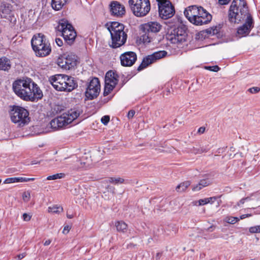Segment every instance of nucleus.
Instances as JSON below:
<instances>
[{"mask_svg": "<svg viewBox=\"0 0 260 260\" xmlns=\"http://www.w3.org/2000/svg\"><path fill=\"white\" fill-rule=\"evenodd\" d=\"M13 89L18 97L26 101L34 102L43 96L42 90L29 78H23L15 81L13 83Z\"/></svg>", "mask_w": 260, "mask_h": 260, "instance_id": "f257e3e1", "label": "nucleus"}, {"mask_svg": "<svg viewBox=\"0 0 260 260\" xmlns=\"http://www.w3.org/2000/svg\"><path fill=\"white\" fill-rule=\"evenodd\" d=\"M251 15L245 0H233L229 11V20L232 23H239Z\"/></svg>", "mask_w": 260, "mask_h": 260, "instance_id": "f03ea898", "label": "nucleus"}, {"mask_svg": "<svg viewBox=\"0 0 260 260\" xmlns=\"http://www.w3.org/2000/svg\"><path fill=\"white\" fill-rule=\"evenodd\" d=\"M50 81L57 90L70 92L78 86L74 78L63 74H58L52 76Z\"/></svg>", "mask_w": 260, "mask_h": 260, "instance_id": "7ed1b4c3", "label": "nucleus"}, {"mask_svg": "<svg viewBox=\"0 0 260 260\" xmlns=\"http://www.w3.org/2000/svg\"><path fill=\"white\" fill-rule=\"evenodd\" d=\"M110 32L112 45L113 48L119 47L125 44L127 39V35L124 31V26L122 23L118 22H112L107 27Z\"/></svg>", "mask_w": 260, "mask_h": 260, "instance_id": "20e7f679", "label": "nucleus"}, {"mask_svg": "<svg viewBox=\"0 0 260 260\" xmlns=\"http://www.w3.org/2000/svg\"><path fill=\"white\" fill-rule=\"evenodd\" d=\"M31 44L37 56L45 57L51 53L50 44L43 34H38L34 35L31 39Z\"/></svg>", "mask_w": 260, "mask_h": 260, "instance_id": "39448f33", "label": "nucleus"}, {"mask_svg": "<svg viewBox=\"0 0 260 260\" xmlns=\"http://www.w3.org/2000/svg\"><path fill=\"white\" fill-rule=\"evenodd\" d=\"M78 110L71 109L68 112L63 113L61 116L52 119L50 125L53 128L62 127L73 122L80 115Z\"/></svg>", "mask_w": 260, "mask_h": 260, "instance_id": "423d86ee", "label": "nucleus"}, {"mask_svg": "<svg viewBox=\"0 0 260 260\" xmlns=\"http://www.w3.org/2000/svg\"><path fill=\"white\" fill-rule=\"evenodd\" d=\"M11 119L13 122L17 123L19 126H23L30 120L28 111L19 106H14L10 112Z\"/></svg>", "mask_w": 260, "mask_h": 260, "instance_id": "0eeeda50", "label": "nucleus"}, {"mask_svg": "<svg viewBox=\"0 0 260 260\" xmlns=\"http://www.w3.org/2000/svg\"><path fill=\"white\" fill-rule=\"evenodd\" d=\"M128 4L134 14L137 17L146 16L150 10L149 0H129Z\"/></svg>", "mask_w": 260, "mask_h": 260, "instance_id": "6e6552de", "label": "nucleus"}, {"mask_svg": "<svg viewBox=\"0 0 260 260\" xmlns=\"http://www.w3.org/2000/svg\"><path fill=\"white\" fill-rule=\"evenodd\" d=\"M161 28V25L157 22H149L141 25V29L143 32L141 37L144 43L151 42L154 34L158 32Z\"/></svg>", "mask_w": 260, "mask_h": 260, "instance_id": "1a4fd4ad", "label": "nucleus"}, {"mask_svg": "<svg viewBox=\"0 0 260 260\" xmlns=\"http://www.w3.org/2000/svg\"><path fill=\"white\" fill-rule=\"evenodd\" d=\"M187 27L185 25H180L177 27L174 28L168 34L167 38L173 44H178L184 42L186 40Z\"/></svg>", "mask_w": 260, "mask_h": 260, "instance_id": "9d476101", "label": "nucleus"}, {"mask_svg": "<svg viewBox=\"0 0 260 260\" xmlns=\"http://www.w3.org/2000/svg\"><path fill=\"white\" fill-rule=\"evenodd\" d=\"M159 16L164 19L171 18L175 14V9L169 0H156Z\"/></svg>", "mask_w": 260, "mask_h": 260, "instance_id": "9b49d317", "label": "nucleus"}, {"mask_svg": "<svg viewBox=\"0 0 260 260\" xmlns=\"http://www.w3.org/2000/svg\"><path fill=\"white\" fill-rule=\"evenodd\" d=\"M57 63L62 69L69 70L76 66L77 56L72 53L64 54L57 59Z\"/></svg>", "mask_w": 260, "mask_h": 260, "instance_id": "f8f14e48", "label": "nucleus"}, {"mask_svg": "<svg viewBox=\"0 0 260 260\" xmlns=\"http://www.w3.org/2000/svg\"><path fill=\"white\" fill-rule=\"evenodd\" d=\"M167 54L166 51H159L154 52L151 55H149L144 57L141 64L138 67L137 70L140 71L147 67L149 64L155 62L161 58L165 57Z\"/></svg>", "mask_w": 260, "mask_h": 260, "instance_id": "ddd939ff", "label": "nucleus"}, {"mask_svg": "<svg viewBox=\"0 0 260 260\" xmlns=\"http://www.w3.org/2000/svg\"><path fill=\"white\" fill-rule=\"evenodd\" d=\"M100 91V84L98 78H92L89 83L85 92L86 96L92 100L98 96Z\"/></svg>", "mask_w": 260, "mask_h": 260, "instance_id": "4468645a", "label": "nucleus"}, {"mask_svg": "<svg viewBox=\"0 0 260 260\" xmlns=\"http://www.w3.org/2000/svg\"><path fill=\"white\" fill-rule=\"evenodd\" d=\"M212 20V15L202 7L198 8L194 24L202 25L208 23Z\"/></svg>", "mask_w": 260, "mask_h": 260, "instance_id": "2eb2a0df", "label": "nucleus"}, {"mask_svg": "<svg viewBox=\"0 0 260 260\" xmlns=\"http://www.w3.org/2000/svg\"><path fill=\"white\" fill-rule=\"evenodd\" d=\"M245 23L237 30V33L241 37L248 35L254 26V20L251 15H248V17L245 19Z\"/></svg>", "mask_w": 260, "mask_h": 260, "instance_id": "dca6fc26", "label": "nucleus"}, {"mask_svg": "<svg viewBox=\"0 0 260 260\" xmlns=\"http://www.w3.org/2000/svg\"><path fill=\"white\" fill-rule=\"evenodd\" d=\"M120 58L122 66L131 67L136 62L137 57L134 52L128 51L122 54Z\"/></svg>", "mask_w": 260, "mask_h": 260, "instance_id": "f3484780", "label": "nucleus"}, {"mask_svg": "<svg viewBox=\"0 0 260 260\" xmlns=\"http://www.w3.org/2000/svg\"><path fill=\"white\" fill-rule=\"evenodd\" d=\"M110 12L112 15L122 17L125 13L123 5L117 1H113L110 4Z\"/></svg>", "mask_w": 260, "mask_h": 260, "instance_id": "a211bd4d", "label": "nucleus"}, {"mask_svg": "<svg viewBox=\"0 0 260 260\" xmlns=\"http://www.w3.org/2000/svg\"><path fill=\"white\" fill-rule=\"evenodd\" d=\"M58 30L61 31L62 37H67L75 31L73 26L65 20H61L59 22Z\"/></svg>", "mask_w": 260, "mask_h": 260, "instance_id": "6ab92c4d", "label": "nucleus"}, {"mask_svg": "<svg viewBox=\"0 0 260 260\" xmlns=\"http://www.w3.org/2000/svg\"><path fill=\"white\" fill-rule=\"evenodd\" d=\"M13 6L6 0H0V14L2 17L7 18L11 15Z\"/></svg>", "mask_w": 260, "mask_h": 260, "instance_id": "aec40b11", "label": "nucleus"}, {"mask_svg": "<svg viewBox=\"0 0 260 260\" xmlns=\"http://www.w3.org/2000/svg\"><path fill=\"white\" fill-rule=\"evenodd\" d=\"M198 7L196 6H191L187 8L184 14L187 19L192 23L194 24L196 14L198 12Z\"/></svg>", "mask_w": 260, "mask_h": 260, "instance_id": "412c9836", "label": "nucleus"}, {"mask_svg": "<svg viewBox=\"0 0 260 260\" xmlns=\"http://www.w3.org/2000/svg\"><path fill=\"white\" fill-rule=\"evenodd\" d=\"M118 75L112 71H108L105 76V82L106 84L116 85L118 81Z\"/></svg>", "mask_w": 260, "mask_h": 260, "instance_id": "4be33fe9", "label": "nucleus"}, {"mask_svg": "<svg viewBox=\"0 0 260 260\" xmlns=\"http://www.w3.org/2000/svg\"><path fill=\"white\" fill-rule=\"evenodd\" d=\"M211 184V181L209 179H202L198 184L192 187V190L194 191H198L202 189L203 187L209 186Z\"/></svg>", "mask_w": 260, "mask_h": 260, "instance_id": "5701e85b", "label": "nucleus"}, {"mask_svg": "<svg viewBox=\"0 0 260 260\" xmlns=\"http://www.w3.org/2000/svg\"><path fill=\"white\" fill-rule=\"evenodd\" d=\"M11 67V61L6 57H0V70L8 71Z\"/></svg>", "mask_w": 260, "mask_h": 260, "instance_id": "b1692460", "label": "nucleus"}, {"mask_svg": "<svg viewBox=\"0 0 260 260\" xmlns=\"http://www.w3.org/2000/svg\"><path fill=\"white\" fill-rule=\"evenodd\" d=\"M68 1L69 0H52V7L55 10H59L67 4Z\"/></svg>", "mask_w": 260, "mask_h": 260, "instance_id": "393cba45", "label": "nucleus"}, {"mask_svg": "<svg viewBox=\"0 0 260 260\" xmlns=\"http://www.w3.org/2000/svg\"><path fill=\"white\" fill-rule=\"evenodd\" d=\"M115 225L118 232L124 233L127 231V225L123 221H117Z\"/></svg>", "mask_w": 260, "mask_h": 260, "instance_id": "a878e982", "label": "nucleus"}, {"mask_svg": "<svg viewBox=\"0 0 260 260\" xmlns=\"http://www.w3.org/2000/svg\"><path fill=\"white\" fill-rule=\"evenodd\" d=\"M76 36L77 34L76 31H72L71 35H68L67 37H63V38L67 44L69 45H72L74 43Z\"/></svg>", "mask_w": 260, "mask_h": 260, "instance_id": "bb28decb", "label": "nucleus"}, {"mask_svg": "<svg viewBox=\"0 0 260 260\" xmlns=\"http://www.w3.org/2000/svg\"><path fill=\"white\" fill-rule=\"evenodd\" d=\"M48 211L49 213L59 214L63 211V208L60 206L53 205L48 207Z\"/></svg>", "mask_w": 260, "mask_h": 260, "instance_id": "cd10ccee", "label": "nucleus"}, {"mask_svg": "<svg viewBox=\"0 0 260 260\" xmlns=\"http://www.w3.org/2000/svg\"><path fill=\"white\" fill-rule=\"evenodd\" d=\"M190 185V182L187 181L179 184L176 188L178 192H183Z\"/></svg>", "mask_w": 260, "mask_h": 260, "instance_id": "c85d7f7f", "label": "nucleus"}, {"mask_svg": "<svg viewBox=\"0 0 260 260\" xmlns=\"http://www.w3.org/2000/svg\"><path fill=\"white\" fill-rule=\"evenodd\" d=\"M69 162L72 166L73 169H78L80 167L82 162L77 157L73 158L71 160L69 161Z\"/></svg>", "mask_w": 260, "mask_h": 260, "instance_id": "c756f323", "label": "nucleus"}, {"mask_svg": "<svg viewBox=\"0 0 260 260\" xmlns=\"http://www.w3.org/2000/svg\"><path fill=\"white\" fill-rule=\"evenodd\" d=\"M124 179L120 177H110L108 179V180L107 181V182H109L115 185L122 184L124 182Z\"/></svg>", "mask_w": 260, "mask_h": 260, "instance_id": "7c9ffc66", "label": "nucleus"}, {"mask_svg": "<svg viewBox=\"0 0 260 260\" xmlns=\"http://www.w3.org/2000/svg\"><path fill=\"white\" fill-rule=\"evenodd\" d=\"M115 86V85L105 83V89L103 92L104 95H108L111 92V91L114 89Z\"/></svg>", "mask_w": 260, "mask_h": 260, "instance_id": "2f4dec72", "label": "nucleus"}, {"mask_svg": "<svg viewBox=\"0 0 260 260\" xmlns=\"http://www.w3.org/2000/svg\"><path fill=\"white\" fill-rule=\"evenodd\" d=\"M65 177V174L64 173H57L56 174H54L52 175L49 176L47 177V180H56L57 179H61Z\"/></svg>", "mask_w": 260, "mask_h": 260, "instance_id": "473e14b6", "label": "nucleus"}, {"mask_svg": "<svg viewBox=\"0 0 260 260\" xmlns=\"http://www.w3.org/2000/svg\"><path fill=\"white\" fill-rule=\"evenodd\" d=\"M239 220L237 217L227 216L225 218L224 221L229 223L234 224Z\"/></svg>", "mask_w": 260, "mask_h": 260, "instance_id": "72a5a7b5", "label": "nucleus"}, {"mask_svg": "<svg viewBox=\"0 0 260 260\" xmlns=\"http://www.w3.org/2000/svg\"><path fill=\"white\" fill-rule=\"evenodd\" d=\"M249 232L252 234L260 233V225L250 227Z\"/></svg>", "mask_w": 260, "mask_h": 260, "instance_id": "f704fd0d", "label": "nucleus"}, {"mask_svg": "<svg viewBox=\"0 0 260 260\" xmlns=\"http://www.w3.org/2000/svg\"><path fill=\"white\" fill-rule=\"evenodd\" d=\"M18 177L8 178L4 181L5 183L10 184L12 183L18 182Z\"/></svg>", "mask_w": 260, "mask_h": 260, "instance_id": "c9c22d12", "label": "nucleus"}, {"mask_svg": "<svg viewBox=\"0 0 260 260\" xmlns=\"http://www.w3.org/2000/svg\"><path fill=\"white\" fill-rule=\"evenodd\" d=\"M205 69L207 70H208L210 71H213L215 72H217L220 70V68L217 66H208L206 67Z\"/></svg>", "mask_w": 260, "mask_h": 260, "instance_id": "e433bc0d", "label": "nucleus"}, {"mask_svg": "<svg viewBox=\"0 0 260 260\" xmlns=\"http://www.w3.org/2000/svg\"><path fill=\"white\" fill-rule=\"evenodd\" d=\"M110 117L108 115L104 116L101 118V122L105 125L107 124V123L109 122Z\"/></svg>", "mask_w": 260, "mask_h": 260, "instance_id": "4c0bfd02", "label": "nucleus"}, {"mask_svg": "<svg viewBox=\"0 0 260 260\" xmlns=\"http://www.w3.org/2000/svg\"><path fill=\"white\" fill-rule=\"evenodd\" d=\"M30 198V194L29 192H24L22 195V199L24 201H28Z\"/></svg>", "mask_w": 260, "mask_h": 260, "instance_id": "58836bf2", "label": "nucleus"}, {"mask_svg": "<svg viewBox=\"0 0 260 260\" xmlns=\"http://www.w3.org/2000/svg\"><path fill=\"white\" fill-rule=\"evenodd\" d=\"M248 91L251 93H256L260 91V88L257 87H253L249 88Z\"/></svg>", "mask_w": 260, "mask_h": 260, "instance_id": "ea45409f", "label": "nucleus"}, {"mask_svg": "<svg viewBox=\"0 0 260 260\" xmlns=\"http://www.w3.org/2000/svg\"><path fill=\"white\" fill-rule=\"evenodd\" d=\"M198 203H199V205L202 206V205H206V204L209 203V201H208V199H207V198H205V199H201V200H199Z\"/></svg>", "mask_w": 260, "mask_h": 260, "instance_id": "a19ab883", "label": "nucleus"}, {"mask_svg": "<svg viewBox=\"0 0 260 260\" xmlns=\"http://www.w3.org/2000/svg\"><path fill=\"white\" fill-rule=\"evenodd\" d=\"M9 4H13L14 6H17L19 5V0H6Z\"/></svg>", "mask_w": 260, "mask_h": 260, "instance_id": "79ce46f5", "label": "nucleus"}, {"mask_svg": "<svg viewBox=\"0 0 260 260\" xmlns=\"http://www.w3.org/2000/svg\"><path fill=\"white\" fill-rule=\"evenodd\" d=\"M191 151L194 154L201 153L200 148H196L193 147L192 149L191 150Z\"/></svg>", "mask_w": 260, "mask_h": 260, "instance_id": "37998d69", "label": "nucleus"}, {"mask_svg": "<svg viewBox=\"0 0 260 260\" xmlns=\"http://www.w3.org/2000/svg\"><path fill=\"white\" fill-rule=\"evenodd\" d=\"M23 219L24 221H28L30 220L31 216L27 214V213H24L22 215Z\"/></svg>", "mask_w": 260, "mask_h": 260, "instance_id": "c03bdc74", "label": "nucleus"}, {"mask_svg": "<svg viewBox=\"0 0 260 260\" xmlns=\"http://www.w3.org/2000/svg\"><path fill=\"white\" fill-rule=\"evenodd\" d=\"M135 114V111L133 110H130L127 114V117L128 119L132 118Z\"/></svg>", "mask_w": 260, "mask_h": 260, "instance_id": "a18cd8bd", "label": "nucleus"}, {"mask_svg": "<svg viewBox=\"0 0 260 260\" xmlns=\"http://www.w3.org/2000/svg\"><path fill=\"white\" fill-rule=\"evenodd\" d=\"M55 42L56 44L59 47L62 46L63 45V41L61 39L59 38H56L55 39Z\"/></svg>", "mask_w": 260, "mask_h": 260, "instance_id": "49530a36", "label": "nucleus"}, {"mask_svg": "<svg viewBox=\"0 0 260 260\" xmlns=\"http://www.w3.org/2000/svg\"><path fill=\"white\" fill-rule=\"evenodd\" d=\"M209 148L208 146H203L202 147H200V150L201 153L204 152H207L209 150Z\"/></svg>", "mask_w": 260, "mask_h": 260, "instance_id": "de8ad7c7", "label": "nucleus"}, {"mask_svg": "<svg viewBox=\"0 0 260 260\" xmlns=\"http://www.w3.org/2000/svg\"><path fill=\"white\" fill-rule=\"evenodd\" d=\"M231 0H218L219 4L223 5L228 4Z\"/></svg>", "mask_w": 260, "mask_h": 260, "instance_id": "09e8293b", "label": "nucleus"}, {"mask_svg": "<svg viewBox=\"0 0 260 260\" xmlns=\"http://www.w3.org/2000/svg\"><path fill=\"white\" fill-rule=\"evenodd\" d=\"M70 230V227L69 226H66L64 227V229H63V230L62 231V233L63 234H66L69 233Z\"/></svg>", "mask_w": 260, "mask_h": 260, "instance_id": "8fccbe9b", "label": "nucleus"}, {"mask_svg": "<svg viewBox=\"0 0 260 260\" xmlns=\"http://www.w3.org/2000/svg\"><path fill=\"white\" fill-rule=\"evenodd\" d=\"M205 127H200L199 129H198V133H201V134H203L205 132Z\"/></svg>", "mask_w": 260, "mask_h": 260, "instance_id": "3c124183", "label": "nucleus"}, {"mask_svg": "<svg viewBox=\"0 0 260 260\" xmlns=\"http://www.w3.org/2000/svg\"><path fill=\"white\" fill-rule=\"evenodd\" d=\"M207 199H208L209 203H210V202L213 203L216 200V198L215 197H210V198H207Z\"/></svg>", "mask_w": 260, "mask_h": 260, "instance_id": "603ef678", "label": "nucleus"}, {"mask_svg": "<svg viewBox=\"0 0 260 260\" xmlns=\"http://www.w3.org/2000/svg\"><path fill=\"white\" fill-rule=\"evenodd\" d=\"M25 255H26L25 253H23L19 254V255H18L17 257L19 259H21L22 258L24 257L25 256Z\"/></svg>", "mask_w": 260, "mask_h": 260, "instance_id": "864d4df0", "label": "nucleus"}, {"mask_svg": "<svg viewBox=\"0 0 260 260\" xmlns=\"http://www.w3.org/2000/svg\"><path fill=\"white\" fill-rule=\"evenodd\" d=\"M251 216V214H243V215H242L241 216H240V219H243L246 217H249Z\"/></svg>", "mask_w": 260, "mask_h": 260, "instance_id": "5fc2aeb1", "label": "nucleus"}, {"mask_svg": "<svg viewBox=\"0 0 260 260\" xmlns=\"http://www.w3.org/2000/svg\"><path fill=\"white\" fill-rule=\"evenodd\" d=\"M51 242V240L50 239H48L47 240H46L44 243V245L45 246H48L49 245Z\"/></svg>", "mask_w": 260, "mask_h": 260, "instance_id": "6e6d98bb", "label": "nucleus"}, {"mask_svg": "<svg viewBox=\"0 0 260 260\" xmlns=\"http://www.w3.org/2000/svg\"><path fill=\"white\" fill-rule=\"evenodd\" d=\"M245 200L244 198L240 200V201L238 203V206H240V204H243L245 202Z\"/></svg>", "mask_w": 260, "mask_h": 260, "instance_id": "4d7b16f0", "label": "nucleus"}, {"mask_svg": "<svg viewBox=\"0 0 260 260\" xmlns=\"http://www.w3.org/2000/svg\"><path fill=\"white\" fill-rule=\"evenodd\" d=\"M18 182H24L23 181V180H24V178L23 177H18Z\"/></svg>", "mask_w": 260, "mask_h": 260, "instance_id": "13d9d810", "label": "nucleus"}, {"mask_svg": "<svg viewBox=\"0 0 260 260\" xmlns=\"http://www.w3.org/2000/svg\"><path fill=\"white\" fill-rule=\"evenodd\" d=\"M108 188H109L110 189H111L113 193L114 192V190H115V188L114 187H111L110 186H108Z\"/></svg>", "mask_w": 260, "mask_h": 260, "instance_id": "bf43d9fd", "label": "nucleus"}, {"mask_svg": "<svg viewBox=\"0 0 260 260\" xmlns=\"http://www.w3.org/2000/svg\"><path fill=\"white\" fill-rule=\"evenodd\" d=\"M244 199H245V201H249L251 200V198L250 197H247L246 198H244Z\"/></svg>", "mask_w": 260, "mask_h": 260, "instance_id": "052dcab7", "label": "nucleus"}, {"mask_svg": "<svg viewBox=\"0 0 260 260\" xmlns=\"http://www.w3.org/2000/svg\"><path fill=\"white\" fill-rule=\"evenodd\" d=\"M67 217L69 219H71L73 217V216L72 215L67 214Z\"/></svg>", "mask_w": 260, "mask_h": 260, "instance_id": "680f3d73", "label": "nucleus"}, {"mask_svg": "<svg viewBox=\"0 0 260 260\" xmlns=\"http://www.w3.org/2000/svg\"><path fill=\"white\" fill-rule=\"evenodd\" d=\"M28 181H34L35 180V178H28Z\"/></svg>", "mask_w": 260, "mask_h": 260, "instance_id": "e2e57ef3", "label": "nucleus"}, {"mask_svg": "<svg viewBox=\"0 0 260 260\" xmlns=\"http://www.w3.org/2000/svg\"><path fill=\"white\" fill-rule=\"evenodd\" d=\"M28 178H24V180H23V181L24 182H27L28 181Z\"/></svg>", "mask_w": 260, "mask_h": 260, "instance_id": "0e129e2a", "label": "nucleus"}, {"mask_svg": "<svg viewBox=\"0 0 260 260\" xmlns=\"http://www.w3.org/2000/svg\"><path fill=\"white\" fill-rule=\"evenodd\" d=\"M212 228H213V226H211L209 228H208V231H209V232H211V231H212V230H211V229H212Z\"/></svg>", "mask_w": 260, "mask_h": 260, "instance_id": "69168bd1", "label": "nucleus"}, {"mask_svg": "<svg viewBox=\"0 0 260 260\" xmlns=\"http://www.w3.org/2000/svg\"><path fill=\"white\" fill-rule=\"evenodd\" d=\"M37 164V162H36L35 161H32V165Z\"/></svg>", "mask_w": 260, "mask_h": 260, "instance_id": "338daca9", "label": "nucleus"}, {"mask_svg": "<svg viewBox=\"0 0 260 260\" xmlns=\"http://www.w3.org/2000/svg\"><path fill=\"white\" fill-rule=\"evenodd\" d=\"M210 260H215V259L212 258V259H211Z\"/></svg>", "mask_w": 260, "mask_h": 260, "instance_id": "774afa93", "label": "nucleus"}]
</instances>
